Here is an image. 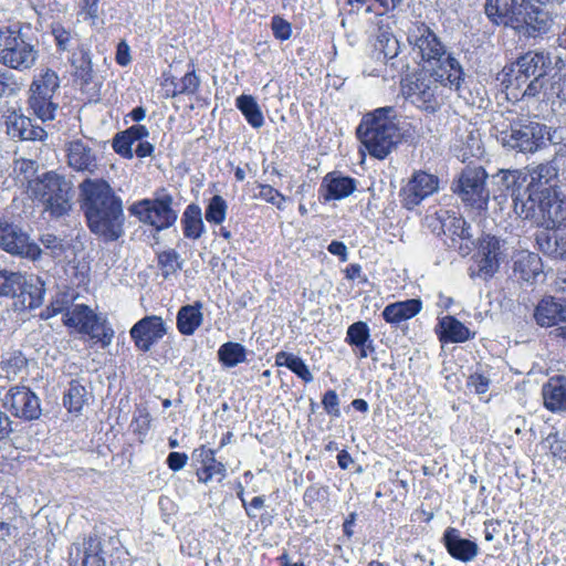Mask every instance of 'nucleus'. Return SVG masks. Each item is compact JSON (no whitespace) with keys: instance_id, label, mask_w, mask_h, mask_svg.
I'll return each mask as SVG.
<instances>
[{"instance_id":"obj_36","label":"nucleus","mask_w":566,"mask_h":566,"mask_svg":"<svg viewBox=\"0 0 566 566\" xmlns=\"http://www.w3.org/2000/svg\"><path fill=\"white\" fill-rule=\"evenodd\" d=\"M542 394L548 410L554 412L566 410V385L560 379H551L544 385Z\"/></svg>"},{"instance_id":"obj_22","label":"nucleus","mask_w":566,"mask_h":566,"mask_svg":"<svg viewBox=\"0 0 566 566\" xmlns=\"http://www.w3.org/2000/svg\"><path fill=\"white\" fill-rule=\"evenodd\" d=\"M442 543L451 557L462 563H470L479 555L475 542L463 538L459 530L448 527L442 536Z\"/></svg>"},{"instance_id":"obj_34","label":"nucleus","mask_w":566,"mask_h":566,"mask_svg":"<svg viewBox=\"0 0 566 566\" xmlns=\"http://www.w3.org/2000/svg\"><path fill=\"white\" fill-rule=\"evenodd\" d=\"M201 303L185 305L177 313V328L180 334L190 336L202 324Z\"/></svg>"},{"instance_id":"obj_48","label":"nucleus","mask_w":566,"mask_h":566,"mask_svg":"<svg viewBox=\"0 0 566 566\" xmlns=\"http://www.w3.org/2000/svg\"><path fill=\"white\" fill-rule=\"evenodd\" d=\"M24 275L20 272L0 271V296L13 297L21 290Z\"/></svg>"},{"instance_id":"obj_63","label":"nucleus","mask_w":566,"mask_h":566,"mask_svg":"<svg viewBox=\"0 0 566 566\" xmlns=\"http://www.w3.org/2000/svg\"><path fill=\"white\" fill-rule=\"evenodd\" d=\"M449 245L451 248L458 250V252L462 256H465L471 252V250L474 245V240H473V237H471V239H460V240H458L457 238H452V242Z\"/></svg>"},{"instance_id":"obj_17","label":"nucleus","mask_w":566,"mask_h":566,"mask_svg":"<svg viewBox=\"0 0 566 566\" xmlns=\"http://www.w3.org/2000/svg\"><path fill=\"white\" fill-rule=\"evenodd\" d=\"M0 248L14 255L36 260L41 255L38 244L30 242L29 235L18 226L0 220Z\"/></svg>"},{"instance_id":"obj_2","label":"nucleus","mask_w":566,"mask_h":566,"mask_svg":"<svg viewBox=\"0 0 566 566\" xmlns=\"http://www.w3.org/2000/svg\"><path fill=\"white\" fill-rule=\"evenodd\" d=\"M80 205L92 233L104 242H114L125 233L123 200L101 178H86L78 186Z\"/></svg>"},{"instance_id":"obj_47","label":"nucleus","mask_w":566,"mask_h":566,"mask_svg":"<svg viewBox=\"0 0 566 566\" xmlns=\"http://www.w3.org/2000/svg\"><path fill=\"white\" fill-rule=\"evenodd\" d=\"M158 268L165 280L170 279L182 268L180 254L174 249L160 252L158 254Z\"/></svg>"},{"instance_id":"obj_4","label":"nucleus","mask_w":566,"mask_h":566,"mask_svg":"<svg viewBox=\"0 0 566 566\" xmlns=\"http://www.w3.org/2000/svg\"><path fill=\"white\" fill-rule=\"evenodd\" d=\"M463 76L458 60L449 57L438 69L423 70L405 86V93L417 108L434 114L444 104L448 91L461 94Z\"/></svg>"},{"instance_id":"obj_12","label":"nucleus","mask_w":566,"mask_h":566,"mask_svg":"<svg viewBox=\"0 0 566 566\" xmlns=\"http://www.w3.org/2000/svg\"><path fill=\"white\" fill-rule=\"evenodd\" d=\"M60 87V78L57 74L46 69L35 75L30 87V106L34 114L42 120H51L57 109V104L53 102V97Z\"/></svg>"},{"instance_id":"obj_50","label":"nucleus","mask_w":566,"mask_h":566,"mask_svg":"<svg viewBox=\"0 0 566 566\" xmlns=\"http://www.w3.org/2000/svg\"><path fill=\"white\" fill-rule=\"evenodd\" d=\"M51 34L54 38L59 51H69L75 40V33L63 24L54 22L51 24Z\"/></svg>"},{"instance_id":"obj_11","label":"nucleus","mask_w":566,"mask_h":566,"mask_svg":"<svg viewBox=\"0 0 566 566\" xmlns=\"http://www.w3.org/2000/svg\"><path fill=\"white\" fill-rule=\"evenodd\" d=\"M558 178V168L554 160L539 164L530 170V182L524 189L526 200H522L521 212L524 219L534 217V202L538 203L541 198H548L555 192Z\"/></svg>"},{"instance_id":"obj_6","label":"nucleus","mask_w":566,"mask_h":566,"mask_svg":"<svg viewBox=\"0 0 566 566\" xmlns=\"http://www.w3.org/2000/svg\"><path fill=\"white\" fill-rule=\"evenodd\" d=\"M546 134V125L513 111L495 117L492 126V135L505 150L523 155L543 149Z\"/></svg>"},{"instance_id":"obj_18","label":"nucleus","mask_w":566,"mask_h":566,"mask_svg":"<svg viewBox=\"0 0 566 566\" xmlns=\"http://www.w3.org/2000/svg\"><path fill=\"white\" fill-rule=\"evenodd\" d=\"M129 334L137 349L147 353L167 334V326L160 316L148 315L135 323Z\"/></svg>"},{"instance_id":"obj_43","label":"nucleus","mask_w":566,"mask_h":566,"mask_svg":"<svg viewBox=\"0 0 566 566\" xmlns=\"http://www.w3.org/2000/svg\"><path fill=\"white\" fill-rule=\"evenodd\" d=\"M87 399L88 392L86 388L78 380H72L64 395L63 402L70 412L80 413Z\"/></svg>"},{"instance_id":"obj_42","label":"nucleus","mask_w":566,"mask_h":566,"mask_svg":"<svg viewBox=\"0 0 566 566\" xmlns=\"http://www.w3.org/2000/svg\"><path fill=\"white\" fill-rule=\"evenodd\" d=\"M275 364L277 366L287 367L291 371H293L297 377H300L305 382H311L314 379L312 373L310 371L308 367L303 361V359L291 353L283 350L279 352L275 355Z\"/></svg>"},{"instance_id":"obj_64","label":"nucleus","mask_w":566,"mask_h":566,"mask_svg":"<svg viewBox=\"0 0 566 566\" xmlns=\"http://www.w3.org/2000/svg\"><path fill=\"white\" fill-rule=\"evenodd\" d=\"M545 91L546 87L544 88V76H538V77H535L533 78L526 86L525 91H524V96H531V97H535L537 96L542 91Z\"/></svg>"},{"instance_id":"obj_59","label":"nucleus","mask_w":566,"mask_h":566,"mask_svg":"<svg viewBox=\"0 0 566 566\" xmlns=\"http://www.w3.org/2000/svg\"><path fill=\"white\" fill-rule=\"evenodd\" d=\"M322 405L328 415L333 417L340 416L339 399L335 390H327L325 392Z\"/></svg>"},{"instance_id":"obj_60","label":"nucleus","mask_w":566,"mask_h":566,"mask_svg":"<svg viewBox=\"0 0 566 566\" xmlns=\"http://www.w3.org/2000/svg\"><path fill=\"white\" fill-rule=\"evenodd\" d=\"M468 386L472 387L476 394H485L490 386V380L481 374H473L468 380Z\"/></svg>"},{"instance_id":"obj_8","label":"nucleus","mask_w":566,"mask_h":566,"mask_svg":"<svg viewBox=\"0 0 566 566\" xmlns=\"http://www.w3.org/2000/svg\"><path fill=\"white\" fill-rule=\"evenodd\" d=\"M407 41L412 59L423 70L438 69L452 57L437 33L423 22H415L408 28Z\"/></svg>"},{"instance_id":"obj_31","label":"nucleus","mask_w":566,"mask_h":566,"mask_svg":"<svg viewBox=\"0 0 566 566\" xmlns=\"http://www.w3.org/2000/svg\"><path fill=\"white\" fill-rule=\"evenodd\" d=\"M149 132L144 125H134L117 133L113 138V149L124 158H133V144L148 137Z\"/></svg>"},{"instance_id":"obj_41","label":"nucleus","mask_w":566,"mask_h":566,"mask_svg":"<svg viewBox=\"0 0 566 566\" xmlns=\"http://www.w3.org/2000/svg\"><path fill=\"white\" fill-rule=\"evenodd\" d=\"M235 106L253 128H260L263 126L264 116L256 99L252 95H240L235 99Z\"/></svg>"},{"instance_id":"obj_7","label":"nucleus","mask_w":566,"mask_h":566,"mask_svg":"<svg viewBox=\"0 0 566 566\" xmlns=\"http://www.w3.org/2000/svg\"><path fill=\"white\" fill-rule=\"evenodd\" d=\"M30 25L15 23L0 28V64L9 70L27 72L40 57L38 40L30 36Z\"/></svg>"},{"instance_id":"obj_38","label":"nucleus","mask_w":566,"mask_h":566,"mask_svg":"<svg viewBox=\"0 0 566 566\" xmlns=\"http://www.w3.org/2000/svg\"><path fill=\"white\" fill-rule=\"evenodd\" d=\"M539 250L554 259H566V237L548 231H542L536 235Z\"/></svg>"},{"instance_id":"obj_52","label":"nucleus","mask_w":566,"mask_h":566,"mask_svg":"<svg viewBox=\"0 0 566 566\" xmlns=\"http://www.w3.org/2000/svg\"><path fill=\"white\" fill-rule=\"evenodd\" d=\"M227 202L219 196H213L206 209V220L210 223L220 224L226 219Z\"/></svg>"},{"instance_id":"obj_55","label":"nucleus","mask_w":566,"mask_h":566,"mask_svg":"<svg viewBox=\"0 0 566 566\" xmlns=\"http://www.w3.org/2000/svg\"><path fill=\"white\" fill-rule=\"evenodd\" d=\"M20 88V83L15 75L9 70L0 67V97L13 96Z\"/></svg>"},{"instance_id":"obj_32","label":"nucleus","mask_w":566,"mask_h":566,"mask_svg":"<svg viewBox=\"0 0 566 566\" xmlns=\"http://www.w3.org/2000/svg\"><path fill=\"white\" fill-rule=\"evenodd\" d=\"M514 274L524 282H534L543 272L542 260L535 253L521 252L514 261Z\"/></svg>"},{"instance_id":"obj_58","label":"nucleus","mask_w":566,"mask_h":566,"mask_svg":"<svg viewBox=\"0 0 566 566\" xmlns=\"http://www.w3.org/2000/svg\"><path fill=\"white\" fill-rule=\"evenodd\" d=\"M41 243L45 249L51 250L53 256H61L64 251L63 240L52 233H45L41 237Z\"/></svg>"},{"instance_id":"obj_14","label":"nucleus","mask_w":566,"mask_h":566,"mask_svg":"<svg viewBox=\"0 0 566 566\" xmlns=\"http://www.w3.org/2000/svg\"><path fill=\"white\" fill-rule=\"evenodd\" d=\"M505 241L495 235L486 234L480 240L479 250L474 255V265L469 269V275L488 280L492 277L505 258Z\"/></svg>"},{"instance_id":"obj_49","label":"nucleus","mask_w":566,"mask_h":566,"mask_svg":"<svg viewBox=\"0 0 566 566\" xmlns=\"http://www.w3.org/2000/svg\"><path fill=\"white\" fill-rule=\"evenodd\" d=\"M174 84L172 96H177L180 94L193 95L198 92L200 86V78L196 74L195 70L188 71L179 81V83Z\"/></svg>"},{"instance_id":"obj_51","label":"nucleus","mask_w":566,"mask_h":566,"mask_svg":"<svg viewBox=\"0 0 566 566\" xmlns=\"http://www.w3.org/2000/svg\"><path fill=\"white\" fill-rule=\"evenodd\" d=\"M205 468L202 473H198L199 481L207 483L213 475H226V465L221 462H217L214 459V451L208 450L203 459Z\"/></svg>"},{"instance_id":"obj_10","label":"nucleus","mask_w":566,"mask_h":566,"mask_svg":"<svg viewBox=\"0 0 566 566\" xmlns=\"http://www.w3.org/2000/svg\"><path fill=\"white\" fill-rule=\"evenodd\" d=\"M70 182L55 172H46L42 178L34 181L32 192L44 206L45 210L60 218L70 209Z\"/></svg>"},{"instance_id":"obj_40","label":"nucleus","mask_w":566,"mask_h":566,"mask_svg":"<svg viewBox=\"0 0 566 566\" xmlns=\"http://www.w3.org/2000/svg\"><path fill=\"white\" fill-rule=\"evenodd\" d=\"M439 327L440 339L444 342L462 343L471 338L470 329L453 316L440 318Z\"/></svg>"},{"instance_id":"obj_13","label":"nucleus","mask_w":566,"mask_h":566,"mask_svg":"<svg viewBox=\"0 0 566 566\" xmlns=\"http://www.w3.org/2000/svg\"><path fill=\"white\" fill-rule=\"evenodd\" d=\"M65 324L102 343L103 347L108 346L114 337V331L107 321L96 315L86 305H75L71 311H67L65 313Z\"/></svg>"},{"instance_id":"obj_19","label":"nucleus","mask_w":566,"mask_h":566,"mask_svg":"<svg viewBox=\"0 0 566 566\" xmlns=\"http://www.w3.org/2000/svg\"><path fill=\"white\" fill-rule=\"evenodd\" d=\"M439 189V179L432 174L417 171L403 189V207L411 210Z\"/></svg>"},{"instance_id":"obj_16","label":"nucleus","mask_w":566,"mask_h":566,"mask_svg":"<svg viewBox=\"0 0 566 566\" xmlns=\"http://www.w3.org/2000/svg\"><path fill=\"white\" fill-rule=\"evenodd\" d=\"M2 405L14 417L35 420L41 416L39 397L25 386L11 387L2 398Z\"/></svg>"},{"instance_id":"obj_27","label":"nucleus","mask_w":566,"mask_h":566,"mask_svg":"<svg viewBox=\"0 0 566 566\" xmlns=\"http://www.w3.org/2000/svg\"><path fill=\"white\" fill-rule=\"evenodd\" d=\"M7 132L12 138L21 140H43L46 132L39 125H35L31 118L12 113L7 118Z\"/></svg>"},{"instance_id":"obj_29","label":"nucleus","mask_w":566,"mask_h":566,"mask_svg":"<svg viewBox=\"0 0 566 566\" xmlns=\"http://www.w3.org/2000/svg\"><path fill=\"white\" fill-rule=\"evenodd\" d=\"M322 188L326 190L325 200H340L356 190V180L333 171L323 178Z\"/></svg>"},{"instance_id":"obj_5","label":"nucleus","mask_w":566,"mask_h":566,"mask_svg":"<svg viewBox=\"0 0 566 566\" xmlns=\"http://www.w3.org/2000/svg\"><path fill=\"white\" fill-rule=\"evenodd\" d=\"M538 0H485L484 13L494 25L511 28L526 38L546 33L553 22L548 9Z\"/></svg>"},{"instance_id":"obj_26","label":"nucleus","mask_w":566,"mask_h":566,"mask_svg":"<svg viewBox=\"0 0 566 566\" xmlns=\"http://www.w3.org/2000/svg\"><path fill=\"white\" fill-rule=\"evenodd\" d=\"M551 62L543 52H527L521 56L516 64V81L525 83L530 77L533 78L544 76Z\"/></svg>"},{"instance_id":"obj_46","label":"nucleus","mask_w":566,"mask_h":566,"mask_svg":"<svg viewBox=\"0 0 566 566\" xmlns=\"http://www.w3.org/2000/svg\"><path fill=\"white\" fill-rule=\"evenodd\" d=\"M12 530L11 524L0 522V566H17L14 551L9 543Z\"/></svg>"},{"instance_id":"obj_39","label":"nucleus","mask_w":566,"mask_h":566,"mask_svg":"<svg viewBox=\"0 0 566 566\" xmlns=\"http://www.w3.org/2000/svg\"><path fill=\"white\" fill-rule=\"evenodd\" d=\"M184 235L188 239L198 240L205 232L201 208L196 205H189L181 219Z\"/></svg>"},{"instance_id":"obj_25","label":"nucleus","mask_w":566,"mask_h":566,"mask_svg":"<svg viewBox=\"0 0 566 566\" xmlns=\"http://www.w3.org/2000/svg\"><path fill=\"white\" fill-rule=\"evenodd\" d=\"M55 286V281L49 275L34 276L29 279L24 276V283L21 287L22 304L30 310L40 307L44 302L46 291H51Z\"/></svg>"},{"instance_id":"obj_21","label":"nucleus","mask_w":566,"mask_h":566,"mask_svg":"<svg viewBox=\"0 0 566 566\" xmlns=\"http://www.w3.org/2000/svg\"><path fill=\"white\" fill-rule=\"evenodd\" d=\"M69 166L80 172L93 175L98 167L96 153L81 139H75L66 145Z\"/></svg>"},{"instance_id":"obj_30","label":"nucleus","mask_w":566,"mask_h":566,"mask_svg":"<svg viewBox=\"0 0 566 566\" xmlns=\"http://www.w3.org/2000/svg\"><path fill=\"white\" fill-rule=\"evenodd\" d=\"M345 340L352 347L358 348L359 358H367L375 352L374 342L370 338V329L367 323L363 321L348 326Z\"/></svg>"},{"instance_id":"obj_33","label":"nucleus","mask_w":566,"mask_h":566,"mask_svg":"<svg viewBox=\"0 0 566 566\" xmlns=\"http://www.w3.org/2000/svg\"><path fill=\"white\" fill-rule=\"evenodd\" d=\"M421 311V301L410 298L387 305L382 311V317L387 323L399 324L410 319Z\"/></svg>"},{"instance_id":"obj_15","label":"nucleus","mask_w":566,"mask_h":566,"mask_svg":"<svg viewBox=\"0 0 566 566\" xmlns=\"http://www.w3.org/2000/svg\"><path fill=\"white\" fill-rule=\"evenodd\" d=\"M486 177L482 167H467L454 186V192L470 207L484 209L490 198L485 188Z\"/></svg>"},{"instance_id":"obj_24","label":"nucleus","mask_w":566,"mask_h":566,"mask_svg":"<svg viewBox=\"0 0 566 566\" xmlns=\"http://www.w3.org/2000/svg\"><path fill=\"white\" fill-rule=\"evenodd\" d=\"M534 203V217L539 213L547 228L566 227V199L559 198L556 191Z\"/></svg>"},{"instance_id":"obj_56","label":"nucleus","mask_w":566,"mask_h":566,"mask_svg":"<svg viewBox=\"0 0 566 566\" xmlns=\"http://www.w3.org/2000/svg\"><path fill=\"white\" fill-rule=\"evenodd\" d=\"M258 197L276 206L279 209H283L285 197L270 185H260V192Z\"/></svg>"},{"instance_id":"obj_62","label":"nucleus","mask_w":566,"mask_h":566,"mask_svg":"<svg viewBox=\"0 0 566 566\" xmlns=\"http://www.w3.org/2000/svg\"><path fill=\"white\" fill-rule=\"evenodd\" d=\"M188 461V455L181 452H170L167 457V464L172 471L181 470Z\"/></svg>"},{"instance_id":"obj_53","label":"nucleus","mask_w":566,"mask_h":566,"mask_svg":"<svg viewBox=\"0 0 566 566\" xmlns=\"http://www.w3.org/2000/svg\"><path fill=\"white\" fill-rule=\"evenodd\" d=\"M543 448L553 458L566 464V440L560 438L558 432L549 433L543 441Z\"/></svg>"},{"instance_id":"obj_57","label":"nucleus","mask_w":566,"mask_h":566,"mask_svg":"<svg viewBox=\"0 0 566 566\" xmlns=\"http://www.w3.org/2000/svg\"><path fill=\"white\" fill-rule=\"evenodd\" d=\"M271 28L274 36L281 41L289 40L292 35L291 24L279 15L272 18Z\"/></svg>"},{"instance_id":"obj_3","label":"nucleus","mask_w":566,"mask_h":566,"mask_svg":"<svg viewBox=\"0 0 566 566\" xmlns=\"http://www.w3.org/2000/svg\"><path fill=\"white\" fill-rule=\"evenodd\" d=\"M356 134L369 155L380 160L388 157L402 140L413 136L411 125L392 106L365 114Z\"/></svg>"},{"instance_id":"obj_54","label":"nucleus","mask_w":566,"mask_h":566,"mask_svg":"<svg viewBox=\"0 0 566 566\" xmlns=\"http://www.w3.org/2000/svg\"><path fill=\"white\" fill-rule=\"evenodd\" d=\"M28 360L21 352H13L9 357L2 359L1 369L7 373L8 377L17 376L27 367Z\"/></svg>"},{"instance_id":"obj_23","label":"nucleus","mask_w":566,"mask_h":566,"mask_svg":"<svg viewBox=\"0 0 566 566\" xmlns=\"http://www.w3.org/2000/svg\"><path fill=\"white\" fill-rule=\"evenodd\" d=\"M494 182L500 188V196L512 198L515 212L524 218V212H521L522 200H526L527 195L521 191L522 186V172L520 170H500L493 176Z\"/></svg>"},{"instance_id":"obj_1","label":"nucleus","mask_w":566,"mask_h":566,"mask_svg":"<svg viewBox=\"0 0 566 566\" xmlns=\"http://www.w3.org/2000/svg\"><path fill=\"white\" fill-rule=\"evenodd\" d=\"M80 205L92 233L104 242H114L125 233L123 200L101 178H86L78 186Z\"/></svg>"},{"instance_id":"obj_44","label":"nucleus","mask_w":566,"mask_h":566,"mask_svg":"<svg viewBox=\"0 0 566 566\" xmlns=\"http://www.w3.org/2000/svg\"><path fill=\"white\" fill-rule=\"evenodd\" d=\"M218 357L226 367H234L247 359V349L240 343L228 342L218 349Z\"/></svg>"},{"instance_id":"obj_9","label":"nucleus","mask_w":566,"mask_h":566,"mask_svg":"<svg viewBox=\"0 0 566 566\" xmlns=\"http://www.w3.org/2000/svg\"><path fill=\"white\" fill-rule=\"evenodd\" d=\"M174 198L165 189L155 192L151 199H143L129 207V212L140 222L154 227L157 231L170 228L178 219L172 209Z\"/></svg>"},{"instance_id":"obj_28","label":"nucleus","mask_w":566,"mask_h":566,"mask_svg":"<svg viewBox=\"0 0 566 566\" xmlns=\"http://www.w3.org/2000/svg\"><path fill=\"white\" fill-rule=\"evenodd\" d=\"M534 317L538 325L546 327L566 322V304L553 296H547L537 304Z\"/></svg>"},{"instance_id":"obj_20","label":"nucleus","mask_w":566,"mask_h":566,"mask_svg":"<svg viewBox=\"0 0 566 566\" xmlns=\"http://www.w3.org/2000/svg\"><path fill=\"white\" fill-rule=\"evenodd\" d=\"M102 542L96 536L84 538L70 548V566H106L103 557Z\"/></svg>"},{"instance_id":"obj_61","label":"nucleus","mask_w":566,"mask_h":566,"mask_svg":"<svg viewBox=\"0 0 566 566\" xmlns=\"http://www.w3.org/2000/svg\"><path fill=\"white\" fill-rule=\"evenodd\" d=\"M115 60L120 66H126L132 62L130 49L125 40L117 44Z\"/></svg>"},{"instance_id":"obj_37","label":"nucleus","mask_w":566,"mask_h":566,"mask_svg":"<svg viewBox=\"0 0 566 566\" xmlns=\"http://www.w3.org/2000/svg\"><path fill=\"white\" fill-rule=\"evenodd\" d=\"M75 69L74 76L80 82L81 86H88L93 83L95 74L93 70L91 52L84 45L78 48V55L73 54L71 60Z\"/></svg>"},{"instance_id":"obj_35","label":"nucleus","mask_w":566,"mask_h":566,"mask_svg":"<svg viewBox=\"0 0 566 566\" xmlns=\"http://www.w3.org/2000/svg\"><path fill=\"white\" fill-rule=\"evenodd\" d=\"M440 223V230L450 238L471 239V226L461 217L450 216L449 211L441 210L436 218Z\"/></svg>"},{"instance_id":"obj_45","label":"nucleus","mask_w":566,"mask_h":566,"mask_svg":"<svg viewBox=\"0 0 566 566\" xmlns=\"http://www.w3.org/2000/svg\"><path fill=\"white\" fill-rule=\"evenodd\" d=\"M74 300L73 291L66 286L59 290L53 296L50 305L41 313V317L48 319L67 310Z\"/></svg>"}]
</instances>
